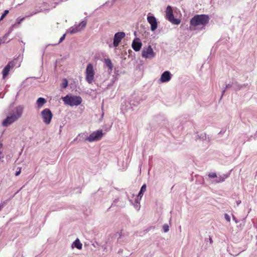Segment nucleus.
I'll use <instances>...</instances> for the list:
<instances>
[{
  "instance_id": "1",
  "label": "nucleus",
  "mask_w": 257,
  "mask_h": 257,
  "mask_svg": "<svg viewBox=\"0 0 257 257\" xmlns=\"http://www.w3.org/2000/svg\"><path fill=\"white\" fill-rule=\"evenodd\" d=\"M209 21V17L207 15H196L190 21V30H195L197 27H204Z\"/></svg>"
},
{
  "instance_id": "2",
  "label": "nucleus",
  "mask_w": 257,
  "mask_h": 257,
  "mask_svg": "<svg viewBox=\"0 0 257 257\" xmlns=\"http://www.w3.org/2000/svg\"><path fill=\"white\" fill-rule=\"evenodd\" d=\"M23 109L24 107L22 106L19 105L16 107L13 112L3 121V125L7 126L17 120L22 116Z\"/></svg>"
},
{
  "instance_id": "3",
  "label": "nucleus",
  "mask_w": 257,
  "mask_h": 257,
  "mask_svg": "<svg viewBox=\"0 0 257 257\" xmlns=\"http://www.w3.org/2000/svg\"><path fill=\"white\" fill-rule=\"evenodd\" d=\"M63 101L65 104L69 105L71 106H78L80 104L82 101L81 97L79 96L69 95L62 98Z\"/></svg>"
},
{
  "instance_id": "4",
  "label": "nucleus",
  "mask_w": 257,
  "mask_h": 257,
  "mask_svg": "<svg viewBox=\"0 0 257 257\" xmlns=\"http://www.w3.org/2000/svg\"><path fill=\"white\" fill-rule=\"evenodd\" d=\"M95 71L93 65H87L85 71V80L89 84H92L94 78Z\"/></svg>"
},
{
  "instance_id": "5",
  "label": "nucleus",
  "mask_w": 257,
  "mask_h": 257,
  "mask_svg": "<svg viewBox=\"0 0 257 257\" xmlns=\"http://www.w3.org/2000/svg\"><path fill=\"white\" fill-rule=\"evenodd\" d=\"M166 18L173 24L179 25L181 21L178 19H175L173 13V10L171 6H168L166 10Z\"/></svg>"
},
{
  "instance_id": "6",
  "label": "nucleus",
  "mask_w": 257,
  "mask_h": 257,
  "mask_svg": "<svg viewBox=\"0 0 257 257\" xmlns=\"http://www.w3.org/2000/svg\"><path fill=\"white\" fill-rule=\"evenodd\" d=\"M142 56L143 58L146 59H152L155 56V53L152 47L149 45L143 48L142 52Z\"/></svg>"
},
{
  "instance_id": "7",
  "label": "nucleus",
  "mask_w": 257,
  "mask_h": 257,
  "mask_svg": "<svg viewBox=\"0 0 257 257\" xmlns=\"http://www.w3.org/2000/svg\"><path fill=\"white\" fill-rule=\"evenodd\" d=\"M41 115L43 122L46 124H50L53 117L51 110L49 108H45L41 112Z\"/></svg>"
},
{
  "instance_id": "8",
  "label": "nucleus",
  "mask_w": 257,
  "mask_h": 257,
  "mask_svg": "<svg viewBox=\"0 0 257 257\" xmlns=\"http://www.w3.org/2000/svg\"><path fill=\"white\" fill-rule=\"evenodd\" d=\"M103 135L102 130H98L91 133L86 140L89 142L97 141L102 138Z\"/></svg>"
},
{
  "instance_id": "9",
  "label": "nucleus",
  "mask_w": 257,
  "mask_h": 257,
  "mask_svg": "<svg viewBox=\"0 0 257 257\" xmlns=\"http://www.w3.org/2000/svg\"><path fill=\"white\" fill-rule=\"evenodd\" d=\"M125 37V33L124 32H117L115 34L113 39V46L116 47L118 46L119 43L121 42V40Z\"/></svg>"
},
{
  "instance_id": "10",
  "label": "nucleus",
  "mask_w": 257,
  "mask_h": 257,
  "mask_svg": "<svg viewBox=\"0 0 257 257\" xmlns=\"http://www.w3.org/2000/svg\"><path fill=\"white\" fill-rule=\"evenodd\" d=\"M86 22L82 21L78 25H75L74 27H71L69 29L71 34H74L80 31L82 29L85 27Z\"/></svg>"
},
{
  "instance_id": "11",
  "label": "nucleus",
  "mask_w": 257,
  "mask_h": 257,
  "mask_svg": "<svg viewBox=\"0 0 257 257\" xmlns=\"http://www.w3.org/2000/svg\"><path fill=\"white\" fill-rule=\"evenodd\" d=\"M147 20L149 23L151 25V30L154 31L157 28V22L156 18L154 16H148Z\"/></svg>"
},
{
  "instance_id": "12",
  "label": "nucleus",
  "mask_w": 257,
  "mask_h": 257,
  "mask_svg": "<svg viewBox=\"0 0 257 257\" xmlns=\"http://www.w3.org/2000/svg\"><path fill=\"white\" fill-rule=\"evenodd\" d=\"M171 78V73L169 71H165L161 75L160 80L162 82H166L170 80Z\"/></svg>"
},
{
  "instance_id": "13",
  "label": "nucleus",
  "mask_w": 257,
  "mask_h": 257,
  "mask_svg": "<svg viewBox=\"0 0 257 257\" xmlns=\"http://www.w3.org/2000/svg\"><path fill=\"white\" fill-rule=\"evenodd\" d=\"M13 65H11V63H9L8 65L6 66L4 69L3 70V78L5 79L9 74V72L11 69L12 68Z\"/></svg>"
},
{
  "instance_id": "14",
  "label": "nucleus",
  "mask_w": 257,
  "mask_h": 257,
  "mask_svg": "<svg viewBox=\"0 0 257 257\" xmlns=\"http://www.w3.org/2000/svg\"><path fill=\"white\" fill-rule=\"evenodd\" d=\"M142 46L141 42L139 41H134L132 43V48L135 51H139L140 50Z\"/></svg>"
},
{
  "instance_id": "15",
  "label": "nucleus",
  "mask_w": 257,
  "mask_h": 257,
  "mask_svg": "<svg viewBox=\"0 0 257 257\" xmlns=\"http://www.w3.org/2000/svg\"><path fill=\"white\" fill-rule=\"evenodd\" d=\"M12 31L13 28H10L8 32L2 38H0L1 44L6 42L8 39V36H9L10 34L12 32Z\"/></svg>"
},
{
  "instance_id": "16",
  "label": "nucleus",
  "mask_w": 257,
  "mask_h": 257,
  "mask_svg": "<svg viewBox=\"0 0 257 257\" xmlns=\"http://www.w3.org/2000/svg\"><path fill=\"white\" fill-rule=\"evenodd\" d=\"M46 102V100L45 98L42 97H39L37 100L38 107L39 108H41Z\"/></svg>"
},
{
  "instance_id": "17",
  "label": "nucleus",
  "mask_w": 257,
  "mask_h": 257,
  "mask_svg": "<svg viewBox=\"0 0 257 257\" xmlns=\"http://www.w3.org/2000/svg\"><path fill=\"white\" fill-rule=\"evenodd\" d=\"M104 62L106 66L109 68V70L111 71L113 69V64L111 61L109 59H106L104 60Z\"/></svg>"
},
{
  "instance_id": "18",
  "label": "nucleus",
  "mask_w": 257,
  "mask_h": 257,
  "mask_svg": "<svg viewBox=\"0 0 257 257\" xmlns=\"http://www.w3.org/2000/svg\"><path fill=\"white\" fill-rule=\"evenodd\" d=\"M25 17H23L22 18H18L16 20V23L14 24H13L11 27L10 28H13V31L14 30V28L17 27L25 19Z\"/></svg>"
},
{
  "instance_id": "19",
  "label": "nucleus",
  "mask_w": 257,
  "mask_h": 257,
  "mask_svg": "<svg viewBox=\"0 0 257 257\" xmlns=\"http://www.w3.org/2000/svg\"><path fill=\"white\" fill-rule=\"evenodd\" d=\"M146 190H147V186L146 184H144L141 188V190L139 193L138 197H140V198L141 199L143 196V193L146 191Z\"/></svg>"
},
{
  "instance_id": "20",
  "label": "nucleus",
  "mask_w": 257,
  "mask_h": 257,
  "mask_svg": "<svg viewBox=\"0 0 257 257\" xmlns=\"http://www.w3.org/2000/svg\"><path fill=\"white\" fill-rule=\"evenodd\" d=\"M73 245L79 249H81L82 247V244L80 242L79 239L77 238L73 242Z\"/></svg>"
},
{
  "instance_id": "21",
  "label": "nucleus",
  "mask_w": 257,
  "mask_h": 257,
  "mask_svg": "<svg viewBox=\"0 0 257 257\" xmlns=\"http://www.w3.org/2000/svg\"><path fill=\"white\" fill-rule=\"evenodd\" d=\"M67 86H68V81L66 79H64L63 80V82L62 83L61 86L63 88H65L67 87Z\"/></svg>"
},
{
  "instance_id": "22",
  "label": "nucleus",
  "mask_w": 257,
  "mask_h": 257,
  "mask_svg": "<svg viewBox=\"0 0 257 257\" xmlns=\"http://www.w3.org/2000/svg\"><path fill=\"white\" fill-rule=\"evenodd\" d=\"M9 12V10H5L4 13L3 14V15L0 18V21L3 20V19L8 14Z\"/></svg>"
},
{
  "instance_id": "23",
  "label": "nucleus",
  "mask_w": 257,
  "mask_h": 257,
  "mask_svg": "<svg viewBox=\"0 0 257 257\" xmlns=\"http://www.w3.org/2000/svg\"><path fill=\"white\" fill-rule=\"evenodd\" d=\"M208 176L210 178H216L217 177V175H216V174L215 173H210L208 174Z\"/></svg>"
},
{
  "instance_id": "24",
  "label": "nucleus",
  "mask_w": 257,
  "mask_h": 257,
  "mask_svg": "<svg viewBox=\"0 0 257 257\" xmlns=\"http://www.w3.org/2000/svg\"><path fill=\"white\" fill-rule=\"evenodd\" d=\"M163 228L164 232H167L169 230V226L167 224L164 225Z\"/></svg>"
},
{
  "instance_id": "25",
  "label": "nucleus",
  "mask_w": 257,
  "mask_h": 257,
  "mask_svg": "<svg viewBox=\"0 0 257 257\" xmlns=\"http://www.w3.org/2000/svg\"><path fill=\"white\" fill-rule=\"evenodd\" d=\"M224 217H225V220L228 221V222H230V217L229 216V215L226 213L224 215Z\"/></svg>"
},
{
  "instance_id": "26",
  "label": "nucleus",
  "mask_w": 257,
  "mask_h": 257,
  "mask_svg": "<svg viewBox=\"0 0 257 257\" xmlns=\"http://www.w3.org/2000/svg\"><path fill=\"white\" fill-rule=\"evenodd\" d=\"M65 36L66 35L65 34H64L61 37V38L60 39V40H59V43H61V42H62L65 38Z\"/></svg>"
},
{
  "instance_id": "27",
  "label": "nucleus",
  "mask_w": 257,
  "mask_h": 257,
  "mask_svg": "<svg viewBox=\"0 0 257 257\" xmlns=\"http://www.w3.org/2000/svg\"><path fill=\"white\" fill-rule=\"evenodd\" d=\"M2 145H0V159L3 157V156L2 155Z\"/></svg>"
},
{
  "instance_id": "28",
  "label": "nucleus",
  "mask_w": 257,
  "mask_h": 257,
  "mask_svg": "<svg viewBox=\"0 0 257 257\" xmlns=\"http://www.w3.org/2000/svg\"><path fill=\"white\" fill-rule=\"evenodd\" d=\"M224 180H225L224 178H220L219 180L216 181V182L219 183V182H223L224 181Z\"/></svg>"
},
{
  "instance_id": "29",
  "label": "nucleus",
  "mask_w": 257,
  "mask_h": 257,
  "mask_svg": "<svg viewBox=\"0 0 257 257\" xmlns=\"http://www.w3.org/2000/svg\"><path fill=\"white\" fill-rule=\"evenodd\" d=\"M21 169H20L19 170V171H17V172H16V174H15V175H16V176H17L19 175L20 174V173H21Z\"/></svg>"
},
{
  "instance_id": "30",
  "label": "nucleus",
  "mask_w": 257,
  "mask_h": 257,
  "mask_svg": "<svg viewBox=\"0 0 257 257\" xmlns=\"http://www.w3.org/2000/svg\"><path fill=\"white\" fill-rule=\"evenodd\" d=\"M4 204L3 203L0 204V210L4 207Z\"/></svg>"
},
{
  "instance_id": "31",
  "label": "nucleus",
  "mask_w": 257,
  "mask_h": 257,
  "mask_svg": "<svg viewBox=\"0 0 257 257\" xmlns=\"http://www.w3.org/2000/svg\"><path fill=\"white\" fill-rule=\"evenodd\" d=\"M209 241L211 244L212 243V242H213V240L210 236L209 237Z\"/></svg>"
}]
</instances>
